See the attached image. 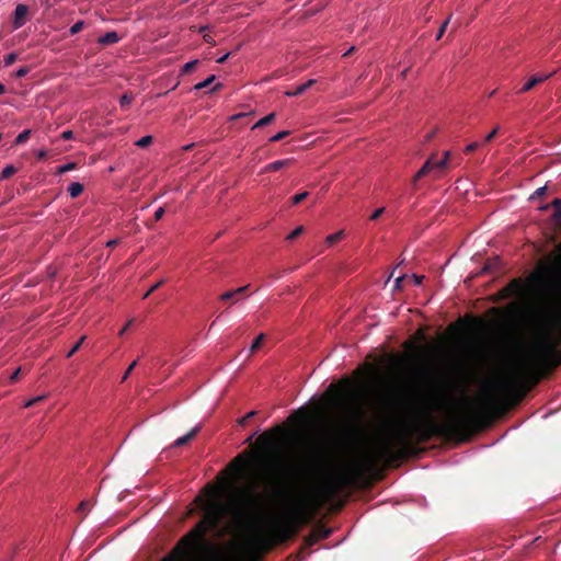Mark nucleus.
Returning a JSON list of instances; mask_svg holds the SVG:
<instances>
[{
    "label": "nucleus",
    "mask_w": 561,
    "mask_h": 561,
    "mask_svg": "<svg viewBox=\"0 0 561 561\" xmlns=\"http://www.w3.org/2000/svg\"><path fill=\"white\" fill-rule=\"evenodd\" d=\"M436 134V129L432 130L431 133H428L425 137V140L426 141H430Z\"/></svg>",
    "instance_id": "774afa93"
},
{
    "label": "nucleus",
    "mask_w": 561,
    "mask_h": 561,
    "mask_svg": "<svg viewBox=\"0 0 561 561\" xmlns=\"http://www.w3.org/2000/svg\"><path fill=\"white\" fill-rule=\"evenodd\" d=\"M85 339H87L85 335L81 336L79 339V341L69 350V352L67 353L66 357L70 358L71 356H73L79 351V348L81 347V345L85 341Z\"/></svg>",
    "instance_id": "a878e982"
},
{
    "label": "nucleus",
    "mask_w": 561,
    "mask_h": 561,
    "mask_svg": "<svg viewBox=\"0 0 561 561\" xmlns=\"http://www.w3.org/2000/svg\"><path fill=\"white\" fill-rule=\"evenodd\" d=\"M30 135H31V130L30 129L23 130L22 133H20L18 135V137L14 140V144L15 145H23V144H25L28 140Z\"/></svg>",
    "instance_id": "393cba45"
},
{
    "label": "nucleus",
    "mask_w": 561,
    "mask_h": 561,
    "mask_svg": "<svg viewBox=\"0 0 561 561\" xmlns=\"http://www.w3.org/2000/svg\"><path fill=\"white\" fill-rule=\"evenodd\" d=\"M152 136H144L142 138H140L139 140L136 141V146L140 147V148H146L148 147L149 145L152 144Z\"/></svg>",
    "instance_id": "c756f323"
},
{
    "label": "nucleus",
    "mask_w": 561,
    "mask_h": 561,
    "mask_svg": "<svg viewBox=\"0 0 561 561\" xmlns=\"http://www.w3.org/2000/svg\"><path fill=\"white\" fill-rule=\"evenodd\" d=\"M524 290V284L522 282V279L519 278H514L512 279L506 287H504L502 290H501V294L503 297H512V296H519L522 295Z\"/></svg>",
    "instance_id": "6e6552de"
},
{
    "label": "nucleus",
    "mask_w": 561,
    "mask_h": 561,
    "mask_svg": "<svg viewBox=\"0 0 561 561\" xmlns=\"http://www.w3.org/2000/svg\"><path fill=\"white\" fill-rule=\"evenodd\" d=\"M249 288V285H245V286H242V287H239L237 289H234V294L236 296H239V295H242L243 293H245Z\"/></svg>",
    "instance_id": "680f3d73"
},
{
    "label": "nucleus",
    "mask_w": 561,
    "mask_h": 561,
    "mask_svg": "<svg viewBox=\"0 0 561 561\" xmlns=\"http://www.w3.org/2000/svg\"><path fill=\"white\" fill-rule=\"evenodd\" d=\"M83 26H84V22L78 21L70 27L69 32L71 35H75V34L79 33L83 28Z\"/></svg>",
    "instance_id": "a19ab883"
},
{
    "label": "nucleus",
    "mask_w": 561,
    "mask_h": 561,
    "mask_svg": "<svg viewBox=\"0 0 561 561\" xmlns=\"http://www.w3.org/2000/svg\"><path fill=\"white\" fill-rule=\"evenodd\" d=\"M290 163H291V159L277 160L272 163H268L265 167L264 171L265 172H276L285 167L290 165Z\"/></svg>",
    "instance_id": "ddd939ff"
},
{
    "label": "nucleus",
    "mask_w": 561,
    "mask_h": 561,
    "mask_svg": "<svg viewBox=\"0 0 561 561\" xmlns=\"http://www.w3.org/2000/svg\"><path fill=\"white\" fill-rule=\"evenodd\" d=\"M385 213V207H380L378 209H376L371 216H370V220H376L378 219L382 214Z\"/></svg>",
    "instance_id": "8fccbe9b"
},
{
    "label": "nucleus",
    "mask_w": 561,
    "mask_h": 561,
    "mask_svg": "<svg viewBox=\"0 0 561 561\" xmlns=\"http://www.w3.org/2000/svg\"><path fill=\"white\" fill-rule=\"evenodd\" d=\"M497 131H499V127H495L491 133H489L485 138H484V142L488 144L490 141H492L495 136L497 135Z\"/></svg>",
    "instance_id": "de8ad7c7"
},
{
    "label": "nucleus",
    "mask_w": 561,
    "mask_h": 561,
    "mask_svg": "<svg viewBox=\"0 0 561 561\" xmlns=\"http://www.w3.org/2000/svg\"><path fill=\"white\" fill-rule=\"evenodd\" d=\"M60 137L65 140H70L73 138V133L71 130H65L61 133Z\"/></svg>",
    "instance_id": "13d9d810"
},
{
    "label": "nucleus",
    "mask_w": 561,
    "mask_h": 561,
    "mask_svg": "<svg viewBox=\"0 0 561 561\" xmlns=\"http://www.w3.org/2000/svg\"><path fill=\"white\" fill-rule=\"evenodd\" d=\"M45 398H46V396H37V397H35V398H33V399H31V400L26 401V402H25V404H24V407H25V408H31V407H33V405H35V404H37V403H39V402L44 401V400H45Z\"/></svg>",
    "instance_id": "ea45409f"
},
{
    "label": "nucleus",
    "mask_w": 561,
    "mask_h": 561,
    "mask_svg": "<svg viewBox=\"0 0 561 561\" xmlns=\"http://www.w3.org/2000/svg\"><path fill=\"white\" fill-rule=\"evenodd\" d=\"M18 58V55L15 53H10L4 57V65L11 66Z\"/></svg>",
    "instance_id": "a18cd8bd"
},
{
    "label": "nucleus",
    "mask_w": 561,
    "mask_h": 561,
    "mask_svg": "<svg viewBox=\"0 0 561 561\" xmlns=\"http://www.w3.org/2000/svg\"><path fill=\"white\" fill-rule=\"evenodd\" d=\"M342 385L345 387L343 394L347 398H354L355 390L352 386V382L348 379H344V380H342Z\"/></svg>",
    "instance_id": "4be33fe9"
},
{
    "label": "nucleus",
    "mask_w": 561,
    "mask_h": 561,
    "mask_svg": "<svg viewBox=\"0 0 561 561\" xmlns=\"http://www.w3.org/2000/svg\"><path fill=\"white\" fill-rule=\"evenodd\" d=\"M525 374L536 383L537 373L524 367L501 377L495 388L499 397L486 394L482 399V408H470L458 411V400L454 396L451 382L444 378L435 382L425 398L427 409L417 422L403 423V401L390 396L383 402L381 417L392 430V435L385 438L376 453L368 457L363 466H352L346 470L335 471L324 484L322 491L335 493L342 486H348L363 477L365 468H373L379 461H398L411 451L414 443H427L433 437H468L478 427L486 412L496 411L504 405H514L522 400L527 387Z\"/></svg>",
    "instance_id": "f257e3e1"
},
{
    "label": "nucleus",
    "mask_w": 561,
    "mask_h": 561,
    "mask_svg": "<svg viewBox=\"0 0 561 561\" xmlns=\"http://www.w3.org/2000/svg\"><path fill=\"white\" fill-rule=\"evenodd\" d=\"M312 533L313 534H317V538L318 540H322V539H327L329 538L331 535H332V529L329 528V527H325L323 525H317L313 529H312Z\"/></svg>",
    "instance_id": "4468645a"
},
{
    "label": "nucleus",
    "mask_w": 561,
    "mask_h": 561,
    "mask_svg": "<svg viewBox=\"0 0 561 561\" xmlns=\"http://www.w3.org/2000/svg\"><path fill=\"white\" fill-rule=\"evenodd\" d=\"M164 208L163 207H159L156 211H154V215H153V218L156 221H159L163 215H164Z\"/></svg>",
    "instance_id": "3c124183"
},
{
    "label": "nucleus",
    "mask_w": 561,
    "mask_h": 561,
    "mask_svg": "<svg viewBox=\"0 0 561 561\" xmlns=\"http://www.w3.org/2000/svg\"><path fill=\"white\" fill-rule=\"evenodd\" d=\"M282 432L280 427H275L272 431H265L257 438V445H260L264 449L275 450L278 446V439L276 435Z\"/></svg>",
    "instance_id": "423d86ee"
},
{
    "label": "nucleus",
    "mask_w": 561,
    "mask_h": 561,
    "mask_svg": "<svg viewBox=\"0 0 561 561\" xmlns=\"http://www.w3.org/2000/svg\"><path fill=\"white\" fill-rule=\"evenodd\" d=\"M138 364V360H134L129 366L128 368L126 369L125 374L123 375L122 377V382L126 381L127 378L129 377V375L131 374V371L134 370V368L137 366Z\"/></svg>",
    "instance_id": "79ce46f5"
},
{
    "label": "nucleus",
    "mask_w": 561,
    "mask_h": 561,
    "mask_svg": "<svg viewBox=\"0 0 561 561\" xmlns=\"http://www.w3.org/2000/svg\"><path fill=\"white\" fill-rule=\"evenodd\" d=\"M77 164L75 162H69L67 164H64L57 169V174H64L68 171H71L76 169Z\"/></svg>",
    "instance_id": "f704fd0d"
},
{
    "label": "nucleus",
    "mask_w": 561,
    "mask_h": 561,
    "mask_svg": "<svg viewBox=\"0 0 561 561\" xmlns=\"http://www.w3.org/2000/svg\"><path fill=\"white\" fill-rule=\"evenodd\" d=\"M260 465L261 471L257 479L239 490L237 503L229 506L218 502L211 503L203 519L185 534L161 561H205L214 550L207 534L219 528L226 514H229L237 525L243 526L254 516L261 504L259 486L262 485L279 495L280 486L291 471V467L279 453L261 458Z\"/></svg>",
    "instance_id": "f03ea898"
},
{
    "label": "nucleus",
    "mask_w": 561,
    "mask_h": 561,
    "mask_svg": "<svg viewBox=\"0 0 561 561\" xmlns=\"http://www.w3.org/2000/svg\"><path fill=\"white\" fill-rule=\"evenodd\" d=\"M119 41V36L116 32H107L99 38L101 45H111Z\"/></svg>",
    "instance_id": "2eb2a0df"
},
{
    "label": "nucleus",
    "mask_w": 561,
    "mask_h": 561,
    "mask_svg": "<svg viewBox=\"0 0 561 561\" xmlns=\"http://www.w3.org/2000/svg\"><path fill=\"white\" fill-rule=\"evenodd\" d=\"M364 412L360 408L356 410L355 417L343 428L341 435L327 445L318 446L310 455V465L320 471L329 470L334 460L337 448L346 443L358 438L363 433Z\"/></svg>",
    "instance_id": "20e7f679"
},
{
    "label": "nucleus",
    "mask_w": 561,
    "mask_h": 561,
    "mask_svg": "<svg viewBox=\"0 0 561 561\" xmlns=\"http://www.w3.org/2000/svg\"><path fill=\"white\" fill-rule=\"evenodd\" d=\"M207 28H208L207 26H201V27H199V30H198V32H199V33H202V34H204V41H205L206 43L211 44V45H215V42H214V39H213L211 35H209V34L205 33V31H206Z\"/></svg>",
    "instance_id": "37998d69"
},
{
    "label": "nucleus",
    "mask_w": 561,
    "mask_h": 561,
    "mask_svg": "<svg viewBox=\"0 0 561 561\" xmlns=\"http://www.w3.org/2000/svg\"><path fill=\"white\" fill-rule=\"evenodd\" d=\"M538 353L541 357L547 358L557 353V345L548 333H545L538 342Z\"/></svg>",
    "instance_id": "0eeeda50"
},
{
    "label": "nucleus",
    "mask_w": 561,
    "mask_h": 561,
    "mask_svg": "<svg viewBox=\"0 0 561 561\" xmlns=\"http://www.w3.org/2000/svg\"><path fill=\"white\" fill-rule=\"evenodd\" d=\"M450 18H451V16H448V19H447V20L442 24V26L439 27L438 33H437V35H436V39H437V41H438V39H440V38L443 37V35H444V33H445V31H446V27H447V25H448V23H449V21H450Z\"/></svg>",
    "instance_id": "c03bdc74"
},
{
    "label": "nucleus",
    "mask_w": 561,
    "mask_h": 561,
    "mask_svg": "<svg viewBox=\"0 0 561 561\" xmlns=\"http://www.w3.org/2000/svg\"><path fill=\"white\" fill-rule=\"evenodd\" d=\"M197 64H198V60H192V61L186 62L183 66L182 72L183 73H191L195 69Z\"/></svg>",
    "instance_id": "c9c22d12"
},
{
    "label": "nucleus",
    "mask_w": 561,
    "mask_h": 561,
    "mask_svg": "<svg viewBox=\"0 0 561 561\" xmlns=\"http://www.w3.org/2000/svg\"><path fill=\"white\" fill-rule=\"evenodd\" d=\"M28 8L25 4H18L14 11L13 26L19 28L25 24V18L27 15Z\"/></svg>",
    "instance_id": "9d476101"
},
{
    "label": "nucleus",
    "mask_w": 561,
    "mask_h": 561,
    "mask_svg": "<svg viewBox=\"0 0 561 561\" xmlns=\"http://www.w3.org/2000/svg\"><path fill=\"white\" fill-rule=\"evenodd\" d=\"M547 192V186H541L539 188L536 190V192L534 193V195L531 196L533 198L535 197H541L546 194Z\"/></svg>",
    "instance_id": "603ef678"
},
{
    "label": "nucleus",
    "mask_w": 561,
    "mask_h": 561,
    "mask_svg": "<svg viewBox=\"0 0 561 561\" xmlns=\"http://www.w3.org/2000/svg\"><path fill=\"white\" fill-rule=\"evenodd\" d=\"M134 98L133 92H125L119 99L121 107L126 108L133 102Z\"/></svg>",
    "instance_id": "aec40b11"
},
{
    "label": "nucleus",
    "mask_w": 561,
    "mask_h": 561,
    "mask_svg": "<svg viewBox=\"0 0 561 561\" xmlns=\"http://www.w3.org/2000/svg\"><path fill=\"white\" fill-rule=\"evenodd\" d=\"M88 506H89L88 502L83 501L80 503L79 510L83 512L88 508Z\"/></svg>",
    "instance_id": "338daca9"
},
{
    "label": "nucleus",
    "mask_w": 561,
    "mask_h": 561,
    "mask_svg": "<svg viewBox=\"0 0 561 561\" xmlns=\"http://www.w3.org/2000/svg\"><path fill=\"white\" fill-rule=\"evenodd\" d=\"M21 371H22V368H21V367H20V368H18V369H15V370L11 374V376H10V381H11V382H15V381L19 379V376H20Z\"/></svg>",
    "instance_id": "864d4df0"
},
{
    "label": "nucleus",
    "mask_w": 561,
    "mask_h": 561,
    "mask_svg": "<svg viewBox=\"0 0 561 561\" xmlns=\"http://www.w3.org/2000/svg\"><path fill=\"white\" fill-rule=\"evenodd\" d=\"M199 427L196 426L193 430H191L186 435L179 437L174 443V447H181L190 443L198 433Z\"/></svg>",
    "instance_id": "f8f14e48"
},
{
    "label": "nucleus",
    "mask_w": 561,
    "mask_h": 561,
    "mask_svg": "<svg viewBox=\"0 0 561 561\" xmlns=\"http://www.w3.org/2000/svg\"><path fill=\"white\" fill-rule=\"evenodd\" d=\"M28 71H30V69L27 67H21L20 69L16 70L15 77L16 78L25 77L28 73Z\"/></svg>",
    "instance_id": "09e8293b"
},
{
    "label": "nucleus",
    "mask_w": 561,
    "mask_h": 561,
    "mask_svg": "<svg viewBox=\"0 0 561 561\" xmlns=\"http://www.w3.org/2000/svg\"><path fill=\"white\" fill-rule=\"evenodd\" d=\"M275 119V113H270L266 116L259 119L252 127V129L264 127Z\"/></svg>",
    "instance_id": "f3484780"
},
{
    "label": "nucleus",
    "mask_w": 561,
    "mask_h": 561,
    "mask_svg": "<svg viewBox=\"0 0 561 561\" xmlns=\"http://www.w3.org/2000/svg\"><path fill=\"white\" fill-rule=\"evenodd\" d=\"M289 135L288 130H282L277 134H275L273 137L270 138L271 142H276L283 140L285 137Z\"/></svg>",
    "instance_id": "58836bf2"
},
{
    "label": "nucleus",
    "mask_w": 561,
    "mask_h": 561,
    "mask_svg": "<svg viewBox=\"0 0 561 561\" xmlns=\"http://www.w3.org/2000/svg\"><path fill=\"white\" fill-rule=\"evenodd\" d=\"M277 536L282 539V540H286L290 535L294 534V529L290 527V526H279L277 528Z\"/></svg>",
    "instance_id": "6ab92c4d"
},
{
    "label": "nucleus",
    "mask_w": 561,
    "mask_h": 561,
    "mask_svg": "<svg viewBox=\"0 0 561 561\" xmlns=\"http://www.w3.org/2000/svg\"><path fill=\"white\" fill-rule=\"evenodd\" d=\"M164 284V279H160L156 284H153L142 296V299L148 298L153 291L160 288Z\"/></svg>",
    "instance_id": "473e14b6"
},
{
    "label": "nucleus",
    "mask_w": 561,
    "mask_h": 561,
    "mask_svg": "<svg viewBox=\"0 0 561 561\" xmlns=\"http://www.w3.org/2000/svg\"><path fill=\"white\" fill-rule=\"evenodd\" d=\"M16 168L12 164L7 165L0 173V180H7L16 173Z\"/></svg>",
    "instance_id": "412c9836"
},
{
    "label": "nucleus",
    "mask_w": 561,
    "mask_h": 561,
    "mask_svg": "<svg viewBox=\"0 0 561 561\" xmlns=\"http://www.w3.org/2000/svg\"><path fill=\"white\" fill-rule=\"evenodd\" d=\"M551 206L554 208L552 214L553 220L560 222L561 221V198H556L552 201Z\"/></svg>",
    "instance_id": "a211bd4d"
},
{
    "label": "nucleus",
    "mask_w": 561,
    "mask_h": 561,
    "mask_svg": "<svg viewBox=\"0 0 561 561\" xmlns=\"http://www.w3.org/2000/svg\"><path fill=\"white\" fill-rule=\"evenodd\" d=\"M433 170H437V167L435 165V156H431L423 167L415 173L413 176L412 183L415 184L419 180L427 175Z\"/></svg>",
    "instance_id": "1a4fd4ad"
},
{
    "label": "nucleus",
    "mask_w": 561,
    "mask_h": 561,
    "mask_svg": "<svg viewBox=\"0 0 561 561\" xmlns=\"http://www.w3.org/2000/svg\"><path fill=\"white\" fill-rule=\"evenodd\" d=\"M478 147H479V142H476V141H474V142L469 144V145L466 147L465 151H466L467 153H470V152L474 151Z\"/></svg>",
    "instance_id": "6e6d98bb"
},
{
    "label": "nucleus",
    "mask_w": 561,
    "mask_h": 561,
    "mask_svg": "<svg viewBox=\"0 0 561 561\" xmlns=\"http://www.w3.org/2000/svg\"><path fill=\"white\" fill-rule=\"evenodd\" d=\"M215 79H216V77L214 75H211L208 78H206L204 81L197 83L194 88L196 90H202L204 88H207L215 81Z\"/></svg>",
    "instance_id": "cd10ccee"
},
{
    "label": "nucleus",
    "mask_w": 561,
    "mask_h": 561,
    "mask_svg": "<svg viewBox=\"0 0 561 561\" xmlns=\"http://www.w3.org/2000/svg\"><path fill=\"white\" fill-rule=\"evenodd\" d=\"M319 492H316L308 497L296 500L293 507L295 517L300 519L305 515L308 506H314L319 502Z\"/></svg>",
    "instance_id": "39448f33"
},
{
    "label": "nucleus",
    "mask_w": 561,
    "mask_h": 561,
    "mask_svg": "<svg viewBox=\"0 0 561 561\" xmlns=\"http://www.w3.org/2000/svg\"><path fill=\"white\" fill-rule=\"evenodd\" d=\"M133 320H129L118 332V335L122 336L125 334V332L128 330V328L131 325Z\"/></svg>",
    "instance_id": "e2e57ef3"
},
{
    "label": "nucleus",
    "mask_w": 561,
    "mask_h": 561,
    "mask_svg": "<svg viewBox=\"0 0 561 561\" xmlns=\"http://www.w3.org/2000/svg\"><path fill=\"white\" fill-rule=\"evenodd\" d=\"M304 232V227L299 226L295 230H293L287 237L286 240H295L297 237H299Z\"/></svg>",
    "instance_id": "4c0bfd02"
},
{
    "label": "nucleus",
    "mask_w": 561,
    "mask_h": 561,
    "mask_svg": "<svg viewBox=\"0 0 561 561\" xmlns=\"http://www.w3.org/2000/svg\"><path fill=\"white\" fill-rule=\"evenodd\" d=\"M404 279H405V275H401V276L397 277L396 282H394V288L396 289H401L402 288V283H403Z\"/></svg>",
    "instance_id": "5fc2aeb1"
},
{
    "label": "nucleus",
    "mask_w": 561,
    "mask_h": 561,
    "mask_svg": "<svg viewBox=\"0 0 561 561\" xmlns=\"http://www.w3.org/2000/svg\"><path fill=\"white\" fill-rule=\"evenodd\" d=\"M343 230L332 233L327 237L325 242L328 243V245H333L343 238Z\"/></svg>",
    "instance_id": "b1692460"
},
{
    "label": "nucleus",
    "mask_w": 561,
    "mask_h": 561,
    "mask_svg": "<svg viewBox=\"0 0 561 561\" xmlns=\"http://www.w3.org/2000/svg\"><path fill=\"white\" fill-rule=\"evenodd\" d=\"M529 282L539 286L550 299L561 305V241L538 262L529 276Z\"/></svg>",
    "instance_id": "7ed1b4c3"
},
{
    "label": "nucleus",
    "mask_w": 561,
    "mask_h": 561,
    "mask_svg": "<svg viewBox=\"0 0 561 561\" xmlns=\"http://www.w3.org/2000/svg\"><path fill=\"white\" fill-rule=\"evenodd\" d=\"M237 297L238 296H236L233 290H229V291H226L222 295H220L219 299L222 300V301H230L231 300L232 304H234L238 300Z\"/></svg>",
    "instance_id": "c85d7f7f"
},
{
    "label": "nucleus",
    "mask_w": 561,
    "mask_h": 561,
    "mask_svg": "<svg viewBox=\"0 0 561 561\" xmlns=\"http://www.w3.org/2000/svg\"><path fill=\"white\" fill-rule=\"evenodd\" d=\"M305 93L302 84L297 85L293 90H288L285 92V95L287 96H299Z\"/></svg>",
    "instance_id": "7c9ffc66"
},
{
    "label": "nucleus",
    "mask_w": 561,
    "mask_h": 561,
    "mask_svg": "<svg viewBox=\"0 0 561 561\" xmlns=\"http://www.w3.org/2000/svg\"><path fill=\"white\" fill-rule=\"evenodd\" d=\"M118 242H119V240H118V239H112V240H110V241L106 243V245H107L108 248H114V247H116V245L118 244Z\"/></svg>",
    "instance_id": "69168bd1"
},
{
    "label": "nucleus",
    "mask_w": 561,
    "mask_h": 561,
    "mask_svg": "<svg viewBox=\"0 0 561 561\" xmlns=\"http://www.w3.org/2000/svg\"><path fill=\"white\" fill-rule=\"evenodd\" d=\"M308 195H309L308 192H301V193L296 194L291 198V204L297 205V204L301 203L304 199L307 198Z\"/></svg>",
    "instance_id": "e433bc0d"
},
{
    "label": "nucleus",
    "mask_w": 561,
    "mask_h": 561,
    "mask_svg": "<svg viewBox=\"0 0 561 561\" xmlns=\"http://www.w3.org/2000/svg\"><path fill=\"white\" fill-rule=\"evenodd\" d=\"M449 154H450L449 151H445L443 159H440V160L435 159V165L437 167V170H442L446 167L447 161L449 159Z\"/></svg>",
    "instance_id": "72a5a7b5"
},
{
    "label": "nucleus",
    "mask_w": 561,
    "mask_h": 561,
    "mask_svg": "<svg viewBox=\"0 0 561 561\" xmlns=\"http://www.w3.org/2000/svg\"><path fill=\"white\" fill-rule=\"evenodd\" d=\"M317 534H313L312 531L304 539V548H311L318 542Z\"/></svg>",
    "instance_id": "5701e85b"
},
{
    "label": "nucleus",
    "mask_w": 561,
    "mask_h": 561,
    "mask_svg": "<svg viewBox=\"0 0 561 561\" xmlns=\"http://www.w3.org/2000/svg\"><path fill=\"white\" fill-rule=\"evenodd\" d=\"M329 391L333 392V402L334 403H341L342 402V394L337 392L336 386L334 383H331L329 387Z\"/></svg>",
    "instance_id": "2f4dec72"
},
{
    "label": "nucleus",
    "mask_w": 561,
    "mask_h": 561,
    "mask_svg": "<svg viewBox=\"0 0 561 561\" xmlns=\"http://www.w3.org/2000/svg\"><path fill=\"white\" fill-rule=\"evenodd\" d=\"M316 83V80L314 79H309L308 81H306L305 83H301L302 87H304V90L305 92L311 88L313 84Z\"/></svg>",
    "instance_id": "052dcab7"
},
{
    "label": "nucleus",
    "mask_w": 561,
    "mask_h": 561,
    "mask_svg": "<svg viewBox=\"0 0 561 561\" xmlns=\"http://www.w3.org/2000/svg\"><path fill=\"white\" fill-rule=\"evenodd\" d=\"M423 278H424V276H419V275H415V274H413V275L411 276V280L413 282V284H414L415 286L421 285V284H422V279H423Z\"/></svg>",
    "instance_id": "4d7b16f0"
},
{
    "label": "nucleus",
    "mask_w": 561,
    "mask_h": 561,
    "mask_svg": "<svg viewBox=\"0 0 561 561\" xmlns=\"http://www.w3.org/2000/svg\"><path fill=\"white\" fill-rule=\"evenodd\" d=\"M264 337L265 335L262 333L260 334L252 343L251 347H250V354H253L255 353L262 345L263 341H264Z\"/></svg>",
    "instance_id": "bb28decb"
},
{
    "label": "nucleus",
    "mask_w": 561,
    "mask_h": 561,
    "mask_svg": "<svg viewBox=\"0 0 561 561\" xmlns=\"http://www.w3.org/2000/svg\"><path fill=\"white\" fill-rule=\"evenodd\" d=\"M83 192V185L78 182H73L68 186V193L72 198H76L81 195Z\"/></svg>",
    "instance_id": "dca6fc26"
},
{
    "label": "nucleus",
    "mask_w": 561,
    "mask_h": 561,
    "mask_svg": "<svg viewBox=\"0 0 561 561\" xmlns=\"http://www.w3.org/2000/svg\"><path fill=\"white\" fill-rule=\"evenodd\" d=\"M244 462L242 456H237L232 462H231V466H238L240 467L242 463Z\"/></svg>",
    "instance_id": "bf43d9fd"
},
{
    "label": "nucleus",
    "mask_w": 561,
    "mask_h": 561,
    "mask_svg": "<svg viewBox=\"0 0 561 561\" xmlns=\"http://www.w3.org/2000/svg\"><path fill=\"white\" fill-rule=\"evenodd\" d=\"M256 414V411H251L247 413L242 419L239 420V424L244 426L250 419H252Z\"/></svg>",
    "instance_id": "49530a36"
},
{
    "label": "nucleus",
    "mask_w": 561,
    "mask_h": 561,
    "mask_svg": "<svg viewBox=\"0 0 561 561\" xmlns=\"http://www.w3.org/2000/svg\"><path fill=\"white\" fill-rule=\"evenodd\" d=\"M551 75H535L533 76L518 91L519 93H525L535 88L537 84L546 81Z\"/></svg>",
    "instance_id": "9b49d317"
},
{
    "label": "nucleus",
    "mask_w": 561,
    "mask_h": 561,
    "mask_svg": "<svg viewBox=\"0 0 561 561\" xmlns=\"http://www.w3.org/2000/svg\"><path fill=\"white\" fill-rule=\"evenodd\" d=\"M36 157H37L38 160H44L47 157V151L46 150H39L36 153Z\"/></svg>",
    "instance_id": "0e129e2a"
}]
</instances>
